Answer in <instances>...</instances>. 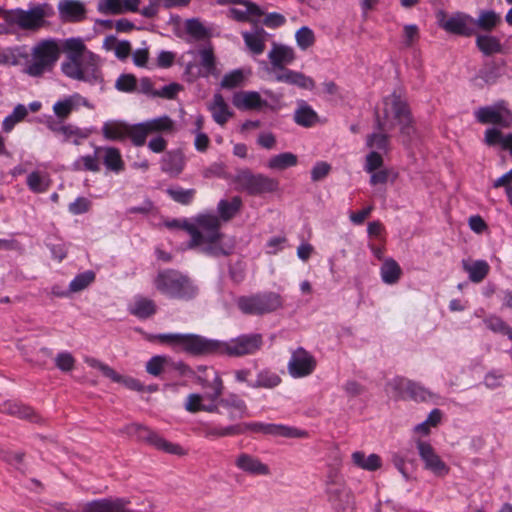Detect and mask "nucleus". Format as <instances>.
<instances>
[{
	"mask_svg": "<svg viewBox=\"0 0 512 512\" xmlns=\"http://www.w3.org/2000/svg\"><path fill=\"white\" fill-rule=\"evenodd\" d=\"M166 192L172 200L182 205L190 204L196 194L195 189H184L180 186L170 187Z\"/></svg>",
	"mask_w": 512,
	"mask_h": 512,
	"instance_id": "3c124183",
	"label": "nucleus"
},
{
	"mask_svg": "<svg viewBox=\"0 0 512 512\" xmlns=\"http://www.w3.org/2000/svg\"><path fill=\"white\" fill-rule=\"evenodd\" d=\"M317 368L316 357L303 347L291 351L287 363L289 375L294 379L305 378L312 375Z\"/></svg>",
	"mask_w": 512,
	"mask_h": 512,
	"instance_id": "9b49d317",
	"label": "nucleus"
},
{
	"mask_svg": "<svg viewBox=\"0 0 512 512\" xmlns=\"http://www.w3.org/2000/svg\"><path fill=\"white\" fill-rule=\"evenodd\" d=\"M267 36V32L259 27H254L251 31L242 32L247 48L254 55H260L264 52Z\"/></svg>",
	"mask_w": 512,
	"mask_h": 512,
	"instance_id": "c756f323",
	"label": "nucleus"
},
{
	"mask_svg": "<svg viewBox=\"0 0 512 512\" xmlns=\"http://www.w3.org/2000/svg\"><path fill=\"white\" fill-rule=\"evenodd\" d=\"M157 292L169 299L191 300L198 294V286L186 274L174 270H160L153 279Z\"/></svg>",
	"mask_w": 512,
	"mask_h": 512,
	"instance_id": "20e7f679",
	"label": "nucleus"
},
{
	"mask_svg": "<svg viewBox=\"0 0 512 512\" xmlns=\"http://www.w3.org/2000/svg\"><path fill=\"white\" fill-rule=\"evenodd\" d=\"M295 39L301 50H306L315 42L314 32L307 26H303L295 33Z\"/></svg>",
	"mask_w": 512,
	"mask_h": 512,
	"instance_id": "bf43d9fd",
	"label": "nucleus"
},
{
	"mask_svg": "<svg viewBox=\"0 0 512 512\" xmlns=\"http://www.w3.org/2000/svg\"><path fill=\"white\" fill-rule=\"evenodd\" d=\"M157 338L161 342H166L175 347L182 348L192 354H218V340L207 339L193 334L178 333L160 334Z\"/></svg>",
	"mask_w": 512,
	"mask_h": 512,
	"instance_id": "6e6552de",
	"label": "nucleus"
},
{
	"mask_svg": "<svg viewBox=\"0 0 512 512\" xmlns=\"http://www.w3.org/2000/svg\"><path fill=\"white\" fill-rule=\"evenodd\" d=\"M62 48L67 53L61 64V70L67 77L95 84L101 81L98 58L84 45L80 38L66 39L61 45L54 38H45L31 48V59L25 64L23 72L30 77H41L51 72L58 62Z\"/></svg>",
	"mask_w": 512,
	"mask_h": 512,
	"instance_id": "f257e3e1",
	"label": "nucleus"
},
{
	"mask_svg": "<svg viewBox=\"0 0 512 512\" xmlns=\"http://www.w3.org/2000/svg\"><path fill=\"white\" fill-rule=\"evenodd\" d=\"M437 19L439 25L449 33L470 36L475 30V19L463 12L447 14L443 11L438 12Z\"/></svg>",
	"mask_w": 512,
	"mask_h": 512,
	"instance_id": "f8f14e48",
	"label": "nucleus"
},
{
	"mask_svg": "<svg viewBox=\"0 0 512 512\" xmlns=\"http://www.w3.org/2000/svg\"><path fill=\"white\" fill-rule=\"evenodd\" d=\"M203 370L205 372L206 379L203 381L202 385L210 387L213 392L207 395H201L198 393L189 394L186 398L184 407L190 413L204 411L220 414L221 412L217 401L223 393V381L218 372L213 368H204Z\"/></svg>",
	"mask_w": 512,
	"mask_h": 512,
	"instance_id": "423d86ee",
	"label": "nucleus"
},
{
	"mask_svg": "<svg viewBox=\"0 0 512 512\" xmlns=\"http://www.w3.org/2000/svg\"><path fill=\"white\" fill-rule=\"evenodd\" d=\"M201 66L203 68L202 76L208 77L214 75L216 71L215 57L211 48H203L199 51Z\"/></svg>",
	"mask_w": 512,
	"mask_h": 512,
	"instance_id": "13d9d810",
	"label": "nucleus"
},
{
	"mask_svg": "<svg viewBox=\"0 0 512 512\" xmlns=\"http://www.w3.org/2000/svg\"><path fill=\"white\" fill-rule=\"evenodd\" d=\"M219 408L227 411L228 419L231 421L242 419L249 416V410L246 402L237 394L229 393L226 397L218 398Z\"/></svg>",
	"mask_w": 512,
	"mask_h": 512,
	"instance_id": "aec40b11",
	"label": "nucleus"
},
{
	"mask_svg": "<svg viewBox=\"0 0 512 512\" xmlns=\"http://www.w3.org/2000/svg\"><path fill=\"white\" fill-rule=\"evenodd\" d=\"M115 87L122 92H133L137 88L136 78L131 74H123L116 80Z\"/></svg>",
	"mask_w": 512,
	"mask_h": 512,
	"instance_id": "774afa93",
	"label": "nucleus"
},
{
	"mask_svg": "<svg viewBox=\"0 0 512 512\" xmlns=\"http://www.w3.org/2000/svg\"><path fill=\"white\" fill-rule=\"evenodd\" d=\"M184 29L194 40H205L211 36V29L198 18L187 19Z\"/></svg>",
	"mask_w": 512,
	"mask_h": 512,
	"instance_id": "ea45409f",
	"label": "nucleus"
},
{
	"mask_svg": "<svg viewBox=\"0 0 512 512\" xmlns=\"http://www.w3.org/2000/svg\"><path fill=\"white\" fill-rule=\"evenodd\" d=\"M26 185L31 192L42 194L49 190L52 179L46 169L38 167L27 174Z\"/></svg>",
	"mask_w": 512,
	"mask_h": 512,
	"instance_id": "cd10ccee",
	"label": "nucleus"
},
{
	"mask_svg": "<svg viewBox=\"0 0 512 512\" xmlns=\"http://www.w3.org/2000/svg\"><path fill=\"white\" fill-rule=\"evenodd\" d=\"M148 135L149 131L146 127L145 122H141L135 125L128 124L127 138H130L135 146L144 145Z\"/></svg>",
	"mask_w": 512,
	"mask_h": 512,
	"instance_id": "603ef678",
	"label": "nucleus"
},
{
	"mask_svg": "<svg viewBox=\"0 0 512 512\" xmlns=\"http://www.w3.org/2000/svg\"><path fill=\"white\" fill-rule=\"evenodd\" d=\"M475 117L482 124H494L504 128L512 124V113L504 103L481 107L475 111Z\"/></svg>",
	"mask_w": 512,
	"mask_h": 512,
	"instance_id": "dca6fc26",
	"label": "nucleus"
},
{
	"mask_svg": "<svg viewBox=\"0 0 512 512\" xmlns=\"http://www.w3.org/2000/svg\"><path fill=\"white\" fill-rule=\"evenodd\" d=\"M54 10L48 3L29 5L27 9L15 8L4 11L2 19L11 28L37 32L47 26V19L52 17Z\"/></svg>",
	"mask_w": 512,
	"mask_h": 512,
	"instance_id": "39448f33",
	"label": "nucleus"
},
{
	"mask_svg": "<svg viewBox=\"0 0 512 512\" xmlns=\"http://www.w3.org/2000/svg\"><path fill=\"white\" fill-rule=\"evenodd\" d=\"M97 11L104 15H120L121 0H99Z\"/></svg>",
	"mask_w": 512,
	"mask_h": 512,
	"instance_id": "338daca9",
	"label": "nucleus"
},
{
	"mask_svg": "<svg viewBox=\"0 0 512 512\" xmlns=\"http://www.w3.org/2000/svg\"><path fill=\"white\" fill-rule=\"evenodd\" d=\"M478 48L486 55L499 53L502 50L500 41L491 35H480L476 40Z\"/></svg>",
	"mask_w": 512,
	"mask_h": 512,
	"instance_id": "8fccbe9b",
	"label": "nucleus"
},
{
	"mask_svg": "<svg viewBox=\"0 0 512 512\" xmlns=\"http://www.w3.org/2000/svg\"><path fill=\"white\" fill-rule=\"evenodd\" d=\"M380 275L385 284L392 285L399 281L402 275V269L394 259L387 258L383 261L380 268Z\"/></svg>",
	"mask_w": 512,
	"mask_h": 512,
	"instance_id": "4c0bfd02",
	"label": "nucleus"
},
{
	"mask_svg": "<svg viewBox=\"0 0 512 512\" xmlns=\"http://www.w3.org/2000/svg\"><path fill=\"white\" fill-rule=\"evenodd\" d=\"M47 127L56 136L61 138L63 142H72L79 145L82 140L88 138L89 133L73 124H64L56 120H48Z\"/></svg>",
	"mask_w": 512,
	"mask_h": 512,
	"instance_id": "a211bd4d",
	"label": "nucleus"
},
{
	"mask_svg": "<svg viewBox=\"0 0 512 512\" xmlns=\"http://www.w3.org/2000/svg\"><path fill=\"white\" fill-rule=\"evenodd\" d=\"M501 22L500 14L493 10H482L479 12L478 18L475 19V26L482 30L491 31Z\"/></svg>",
	"mask_w": 512,
	"mask_h": 512,
	"instance_id": "37998d69",
	"label": "nucleus"
},
{
	"mask_svg": "<svg viewBox=\"0 0 512 512\" xmlns=\"http://www.w3.org/2000/svg\"><path fill=\"white\" fill-rule=\"evenodd\" d=\"M98 158L99 156H96L95 152L93 155L80 156L72 163L71 169L73 171L99 172L100 164Z\"/></svg>",
	"mask_w": 512,
	"mask_h": 512,
	"instance_id": "a18cd8bd",
	"label": "nucleus"
},
{
	"mask_svg": "<svg viewBox=\"0 0 512 512\" xmlns=\"http://www.w3.org/2000/svg\"><path fill=\"white\" fill-rule=\"evenodd\" d=\"M281 383L280 376L270 370H262L257 375V380L254 383H248L251 388H266L272 389Z\"/></svg>",
	"mask_w": 512,
	"mask_h": 512,
	"instance_id": "79ce46f5",
	"label": "nucleus"
},
{
	"mask_svg": "<svg viewBox=\"0 0 512 512\" xmlns=\"http://www.w3.org/2000/svg\"><path fill=\"white\" fill-rule=\"evenodd\" d=\"M317 114L311 106L301 102L294 113V120L298 125L310 127L317 122Z\"/></svg>",
	"mask_w": 512,
	"mask_h": 512,
	"instance_id": "a19ab883",
	"label": "nucleus"
},
{
	"mask_svg": "<svg viewBox=\"0 0 512 512\" xmlns=\"http://www.w3.org/2000/svg\"><path fill=\"white\" fill-rule=\"evenodd\" d=\"M57 8L60 18L65 22H79L86 15L85 5L80 0H60Z\"/></svg>",
	"mask_w": 512,
	"mask_h": 512,
	"instance_id": "5701e85b",
	"label": "nucleus"
},
{
	"mask_svg": "<svg viewBox=\"0 0 512 512\" xmlns=\"http://www.w3.org/2000/svg\"><path fill=\"white\" fill-rule=\"evenodd\" d=\"M27 115L28 109L25 105H16L13 111L4 118L2 122L3 130L7 133L11 132L15 125L21 122Z\"/></svg>",
	"mask_w": 512,
	"mask_h": 512,
	"instance_id": "49530a36",
	"label": "nucleus"
},
{
	"mask_svg": "<svg viewBox=\"0 0 512 512\" xmlns=\"http://www.w3.org/2000/svg\"><path fill=\"white\" fill-rule=\"evenodd\" d=\"M366 147L370 151L387 153L390 149L389 137L383 132H374L366 137Z\"/></svg>",
	"mask_w": 512,
	"mask_h": 512,
	"instance_id": "c03bdc74",
	"label": "nucleus"
},
{
	"mask_svg": "<svg viewBox=\"0 0 512 512\" xmlns=\"http://www.w3.org/2000/svg\"><path fill=\"white\" fill-rule=\"evenodd\" d=\"M133 429L138 431V437L158 450L164 451L173 455H184L185 450L178 444L172 443L161 437L158 433L151 431L138 424L132 425Z\"/></svg>",
	"mask_w": 512,
	"mask_h": 512,
	"instance_id": "f3484780",
	"label": "nucleus"
},
{
	"mask_svg": "<svg viewBox=\"0 0 512 512\" xmlns=\"http://www.w3.org/2000/svg\"><path fill=\"white\" fill-rule=\"evenodd\" d=\"M244 81L243 71L236 69L224 75L221 80V87L226 89H233L240 86Z\"/></svg>",
	"mask_w": 512,
	"mask_h": 512,
	"instance_id": "69168bd1",
	"label": "nucleus"
},
{
	"mask_svg": "<svg viewBox=\"0 0 512 512\" xmlns=\"http://www.w3.org/2000/svg\"><path fill=\"white\" fill-rule=\"evenodd\" d=\"M275 80L278 82L295 85L306 90H312L315 86V83L311 77L306 76L301 72L289 69L276 72Z\"/></svg>",
	"mask_w": 512,
	"mask_h": 512,
	"instance_id": "c85d7f7f",
	"label": "nucleus"
},
{
	"mask_svg": "<svg viewBox=\"0 0 512 512\" xmlns=\"http://www.w3.org/2000/svg\"><path fill=\"white\" fill-rule=\"evenodd\" d=\"M387 395L393 399H410L416 402L441 404V396L428 390L420 383L396 377L390 380L385 387Z\"/></svg>",
	"mask_w": 512,
	"mask_h": 512,
	"instance_id": "0eeeda50",
	"label": "nucleus"
},
{
	"mask_svg": "<svg viewBox=\"0 0 512 512\" xmlns=\"http://www.w3.org/2000/svg\"><path fill=\"white\" fill-rule=\"evenodd\" d=\"M81 106L92 109L89 101L78 93H74L58 100L53 105L54 114L61 120L66 119L71 112L78 110Z\"/></svg>",
	"mask_w": 512,
	"mask_h": 512,
	"instance_id": "6ab92c4d",
	"label": "nucleus"
},
{
	"mask_svg": "<svg viewBox=\"0 0 512 512\" xmlns=\"http://www.w3.org/2000/svg\"><path fill=\"white\" fill-rule=\"evenodd\" d=\"M104 46L106 49H113L116 57L120 60L126 59L131 52V46L128 41L118 42L113 36L107 37L104 40Z\"/></svg>",
	"mask_w": 512,
	"mask_h": 512,
	"instance_id": "864d4df0",
	"label": "nucleus"
},
{
	"mask_svg": "<svg viewBox=\"0 0 512 512\" xmlns=\"http://www.w3.org/2000/svg\"><path fill=\"white\" fill-rule=\"evenodd\" d=\"M95 280L93 271H85L78 274L69 284V292L76 293L86 289Z\"/></svg>",
	"mask_w": 512,
	"mask_h": 512,
	"instance_id": "5fc2aeb1",
	"label": "nucleus"
},
{
	"mask_svg": "<svg viewBox=\"0 0 512 512\" xmlns=\"http://www.w3.org/2000/svg\"><path fill=\"white\" fill-rule=\"evenodd\" d=\"M128 124L119 120H108L102 126V134L106 140L123 141L127 138Z\"/></svg>",
	"mask_w": 512,
	"mask_h": 512,
	"instance_id": "72a5a7b5",
	"label": "nucleus"
},
{
	"mask_svg": "<svg viewBox=\"0 0 512 512\" xmlns=\"http://www.w3.org/2000/svg\"><path fill=\"white\" fill-rule=\"evenodd\" d=\"M218 354L231 357L253 355L260 350L263 344L261 334H243L228 341L218 340Z\"/></svg>",
	"mask_w": 512,
	"mask_h": 512,
	"instance_id": "1a4fd4ad",
	"label": "nucleus"
},
{
	"mask_svg": "<svg viewBox=\"0 0 512 512\" xmlns=\"http://www.w3.org/2000/svg\"><path fill=\"white\" fill-rule=\"evenodd\" d=\"M129 311L136 317L144 319L155 314L156 305L151 299L138 297L130 305Z\"/></svg>",
	"mask_w": 512,
	"mask_h": 512,
	"instance_id": "58836bf2",
	"label": "nucleus"
},
{
	"mask_svg": "<svg viewBox=\"0 0 512 512\" xmlns=\"http://www.w3.org/2000/svg\"><path fill=\"white\" fill-rule=\"evenodd\" d=\"M19 63V48L4 47L0 48V65L16 66Z\"/></svg>",
	"mask_w": 512,
	"mask_h": 512,
	"instance_id": "680f3d73",
	"label": "nucleus"
},
{
	"mask_svg": "<svg viewBox=\"0 0 512 512\" xmlns=\"http://www.w3.org/2000/svg\"><path fill=\"white\" fill-rule=\"evenodd\" d=\"M85 362L92 368H96L101 371V373L107 377L110 378L113 381H120L121 375H119L115 370H113L108 365L100 362L99 360L91 357H86Z\"/></svg>",
	"mask_w": 512,
	"mask_h": 512,
	"instance_id": "e2e57ef3",
	"label": "nucleus"
},
{
	"mask_svg": "<svg viewBox=\"0 0 512 512\" xmlns=\"http://www.w3.org/2000/svg\"><path fill=\"white\" fill-rule=\"evenodd\" d=\"M207 109L213 120L220 126H224L233 116V111L220 93L213 95L212 100L207 104Z\"/></svg>",
	"mask_w": 512,
	"mask_h": 512,
	"instance_id": "bb28decb",
	"label": "nucleus"
},
{
	"mask_svg": "<svg viewBox=\"0 0 512 512\" xmlns=\"http://www.w3.org/2000/svg\"><path fill=\"white\" fill-rule=\"evenodd\" d=\"M166 226L185 230L191 236L188 248H198L201 252L214 256L228 254L231 250V246L222 244L220 220L214 214H200L193 221L175 219L167 221Z\"/></svg>",
	"mask_w": 512,
	"mask_h": 512,
	"instance_id": "f03ea898",
	"label": "nucleus"
},
{
	"mask_svg": "<svg viewBox=\"0 0 512 512\" xmlns=\"http://www.w3.org/2000/svg\"><path fill=\"white\" fill-rule=\"evenodd\" d=\"M185 163V157L181 151H169L161 159V169L171 176H178L183 171Z\"/></svg>",
	"mask_w": 512,
	"mask_h": 512,
	"instance_id": "473e14b6",
	"label": "nucleus"
},
{
	"mask_svg": "<svg viewBox=\"0 0 512 512\" xmlns=\"http://www.w3.org/2000/svg\"><path fill=\"white\" fill-rule=\"evenodd\" d=\"M237 305L245 314L262 315L281 308L283 300L278 293L266 292L248 297H240L237 300Z\"/></svg>",
	"mask_w": 512,
	"mask_h": 512,
	"instance_id": "9d476101",
	"label": "nucleus"
},
{
	"mask_svg": "<svg viewBox=\"0 0 512 512\" xmlns=\"http://www.w3.org/2000/svg\"><path fill=\"white\" fill-rule=\"evenodd\" d=\"M268 58L273 70L282 71L284 67L290 65L295 60L294 49L290 46L273 43L268 53Z\"/></svg>",
	"mask_w": 512,
	"mask_h": 512,
	"instance_id": "4be33fe9",
	"label": "nucleus"
},
{
	"mask_svg": "<svg viewBox=\"0 0 512 512\" xmlns=\"http://www.w3.org/2000/svg\"><path fill=\"white\" fill-rule=\"evenodd\" d=\"M240 433H242L240 425H230L225 427L206 425L204 428V436L207 438H221L234 436Z\"/></svg>",
	"mask_w": 512,
	"mask_h": 512,
	"instance_id": "de8ad7c7",
	"label": "nucleus"
},
{
	"mask_svg": "<svg viewBox=\"0 0 512 512\" xmlns=\"http://www.w3.org/2000/svg\"><path fill=\"white\" fill-rule=\"evenodd\" d=\"M383 164L382 153L373 150L366 155L363 168L367 173H372L375 170L381 169Z\"/></svg>",
	"mask_w": 512,
	"mask_h": 512,
	"instance_id": "0e129e2a",
	"label": "nucleus"
},
{
	"mask_svg": "<svg viewBox=\"0 0 512 512\" xmlns=\"http://www.w3.org/2000/svg\"><path fill=\"white\" fill-rule=\"evenodd\" d=\"M298 157L291 152H283L270 157L266 163V167L270 170L282 171L290 167L296 166Z\"/></svg>",
	"mask_w": 512,
	"mask_h": 512,
	"instance_id": "e433bc0d",
	"label": "nucleus"
},
{
	"mask_svg": "<svg viewBox=\"0 0 512 512\" xmlns=\"http://www.w3.org/2000/svg\"><path fill=\"white\" fill-rule=\"evenodd\" d=\"M242 201L239 197H233L230 201L221 200L218 203L217 210L222 220L231 219L240 209Z\"/></svg>",
	"mask_w": 512,
	"mask_h": 512,
	"instance_id": "09e8293b",
	"label": "nucleus"
},
{
	"mask_svg": "<svg viewBox=\"0 0 512 512\" xmlns=\"http://www.w3.org/2000/svg\"><path fill=\"white\" fill-rule=\"evenodd\" d=\"M463 270L468 274V278L473 283L482 282L490 271V266L485 260L463 259L461 261Z\"/></svg>",
	"mask_w": 512,
	"mask_h": 512,
	"instance_id": "7c9ffc66",
	"label": "nucleus"
},
{
	"mask_svg": "<svg viewBox=\"0 0 512 512\" xmlns=\"http://www.w3.org/2000/svg\"><path fill=\"white\" fill-rule=\"evenodd\" d=\"M95 153L102 159L109 171L118 174L124 170V161L119 149L110 146H96Z\"/></svg>",
	"mask_w": 512,
	"mask_h": 512,
	"instance_id": "a878e982",
	"label": "nucleus"
},
{
	"mask_svg": "<svg viewBox=\"0 0 512 512\" xmlns=\"http://www.w3.org/2000/svg\"><path fill=\"white\" fill-rule=\"evenodd\" d=\"M235 465L241 471L250 475L267 476L270 474L268 465L253 455L241 453L235 459Z\"/></svg>",
	"mask_w": 512,
	"mask_h": 512,
	"instance_id": "393cba45",
	"label": "nucleus"
},
{
	"mask_svg": "<svg viewBox=\"0 0 512 512\" xmlns=\"http://www.w3.org/2000/svg\"><path fill=\"white\" fill-rule=\"evenodd\" d=\"M488 329L493 332L507 335L512 340V328H510L501 318L497 316H490L484 320Z\"/></svg>",
	"mask_w": 512,
	"mask_h": 512,
	"instance_id": "052dcab7",
	"label": "nucleus"
},
{
	"mask_svg": "<svg viewBox=\"0 0 512 512\" xmlns=\"http://www.w3.org/2000/svg\"><path fill=\"white\" fill-rule=\"evenodd\" d=\"M351 459L355 466L367 471H375L382 465V460L377 454L366 455L362 451L352 453Z\"/></svg>",
	"mask_w": 512,
	"mask_h": 512,
	"instance_id": "f704fd0d",
	"label": "nucleus"
},
{
	"mask_svg": "<svg viewBox=\"0 0 512 512\" xmlns=\"http://www.w3.org/2000/svg\"><path fill=\"white\" fill-rule=\"evenodd\" d=\"M484 142L488 146L500 147L512 155V132L503 133L498 128H488L484 133Z\"/></svg>",
	"mask_w": 512,
	"mask_h": 512,
	"instance_id": "2f4dec72",
	"label": "nucleus"
},
{
	"mask_svg": "<svg viewBox=\"0 0 512 512\" xmlns=\"http://www.w3.org/2000/svg\"><path fill=\"white\" fill-rule=\"evenodd\" d=\"M171 365V359L167 356L157 355L152 357L146 364V371L153 375L158 376L161 372L165 371Z\"/></svg>",
	"mask_w": 512,
	"mask_h": 512,
	"instance_id": "4d7b16f0",
	"label": "nucleus"
},
{
	"mask_svg": "<svg viewBox=\"0 0 512 512\" xmlns=\"http://www.w3.org/2000/svg\"><path fill=\"white\" fill-rule=\"evenodd\" d=\"M268 436L283 438H306L308 433L305 430L284 424L269 423Z\"/></svg>",
	"mask_w": 512,
	"mask_h": 512,
	"instance_id": "c9c22d12",
	"label": "nucleus"
},
{
	"mask_svg": "<svg viewBox=\"0 0 512 512\" xmlns=\"http://www.w3.org/2000/svg\"><path fill=\"white\" fill-rule=\"evenodd\" d=\"M144 122L149 134L156 132H168L173 129V121L168 116H161Z\"/></svg>",
	"mask_w": 512,
	"mask_h": 512,
	"instance_id": "6e6d98bb",
	"label": "nucleus"
},
{
	"mask_svg": "<svg viewBox=\"0 0 512 512\" xmlns=\"http://www.w3.org/2000/svg\"><path fill=\"white\" fill-rule=\"evenodd\" d=\"M376 118L381 130L399 127L401 141L409 144L415 134V127L406 102L395 93L383 98L376 108Z\"/></svg>",
	"mask_w": 512,
	"mask_h": 512,
	"instance_id": "7ed1b4c3",
	"label": "nucleus"
},
{
	"mask_svg": "<svg viewBox=\"0 0 512 512\" xmlns=\"http://www.w3.org/2000/svg\"><path fill=\"white\" fill-rule=\"evenodd\" d=\"M232 103L239 110H261L267 106V101L256 91L236 92L232 97Z\"/></svg>",
	"mask_w": 512,
	"mask_h": 512,
	"instance_id": "b1692460",
	"label": "nucleus"
},
{
	"mask_svg": "<svg viewBox=\"0 0 512 512\" xmlns=\"http://www.w3.org/2000/svg\"><path fill=\"white\" fill-rule=\"evenodd\" d=\"M237 181L243 190L252 195L275 192L279 188V182L276 179L247 171L240 173Z\"/></svg>",
	"mask_w": 512,
	"mask_h": 512,
	"instance_id": "4468645a",
	"label": "nucleus"
},
{
	"mask_svg": "<svg viewBox=\"0 0 512 512\" xmlns=\"http://www.w3.org/2000/svg\"><path fill=\"white\" fill-rule=\"evenodd\" d=\"M228 13L231 18L241 22L254 21L263 14L258 5L248 0H236Z\"/></svg>",
	"mask_w": 512,
	"mask_h": 512,
	"instance_id": "412c9836",
	"label": "nucleus"
},
{
	"mask_svg": "<svg viewBox=\"0 0 512 512\" xmlns=\"http://www.w3.org/2000/svg\"><path fill=\"white\" fill-rule=\"evenodd\" d=\"M416 448L426 470L437 477H443L448 474V465L441 459L430 443L417 440Z\"/></svg>",
	"mask_w": 512,
	"mask_h": 512,
	"instance_id": "2eb2a0df",
	"label": "nucleus"
},
{
	"mask_svg": "<svg viewBox=\"0 0 512 512\" xmlns=\"http://www.w3.org/2000/svg\"><path fill=\"white\" fill-rule=\"evenodd\" d=\"M326 495L337 510H346L354 505V496L341 477H330L326 483Z\"/></svg>",
	"mask_w": 512,
	"mask_h": 512,
	"instance_id": "ddd939ff",
	"label": "nucleus"
}]
</instances>
